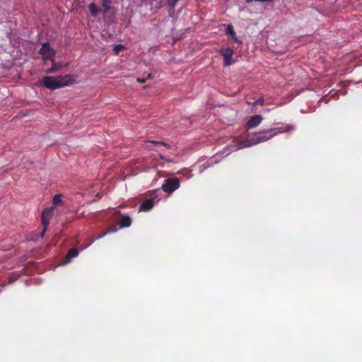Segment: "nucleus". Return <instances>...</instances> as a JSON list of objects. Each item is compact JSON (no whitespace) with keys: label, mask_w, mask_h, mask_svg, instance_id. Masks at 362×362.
Returning a JSON list of instances; mask_svg holds the SVG:
<instances>
[{"label":"nucleus","mask_w":362,"mask_h":362,"mask_svg":"<svg viewBox=\"0 0 362 362\" xmlns=\"http://www.w3.org/2000/svg\"><path fill=\"white\" fill-rule=\"evenodd\" d=\"M61 194H55L53 197V204L55 206L62 205L63 202L61 199Z\"/></svg>","instance_id":"obj_16"},{"label":"nucleus","mask_w":362,"mask_h":362,"mask_svg":"<svg viewBox=\"0 0 362 362\" xmlns=\"http://www.w3.org/2000/svg\"><path fill=\"white\" fill-rule=\"evenodd\" d=\"M152 77V74L151 73L147 74L146 76H144L143 78L139 77L136 78V81L139 83H144L146 82V79L151 78Z\"/></svg>","instance_id":"obj_17"},{"label":"nucleus","mask_w":362,"mask_h":362,"mask_svg":"<svg viewBox=\"0 0 362 362\" xmlns=\"http://www.w3.org/2000/svg\"><path fill=\"white\" fill-rule=\"evenodd\" d=\"M107 234V232L105 231L103 233H100V234H98L96 237V239H100V238H103V237H105L106 235Z\"/></svg>","instance_id":"obj_22"},{"label":"nucleus","mask_w":362,"mask_h":362,"mask_svg":"<svg viewBox=\"0 0 362 362\" xmlns=\"http://www.w3.org/2000/svg\"><path fill=\"white\" fill-rule=\"evenodd\" d=\"M52 66L51 68L45 71L47 74H52L60 69L61 66L54 62V59L52 61Z\"/></svg>","instance_id":"obj_14"},{"label":"nucleus","mask_w":362,"mask_h":362,"mask_svg":"<svg viewBox=\"0 0 362 362\" xmlns=\"http://www.w3.org/2000/svg\"><path fill=\"white\" fill-rule=\"evenodd\" d=\"M151 144H160V145H162L165 147H167V148H169L170 147V145H168L167 143H165L163 141H150Z\"/></svg>","instance_id":"obj_20"},{"label":"nucleus","mask_w":362,"mask_h":362,"mask_svg":"<svg viewBox=\"0 0 362 362\" xmlns=\"http://www.w3.org/2000/svg\"><path fill=\"white\" fill-rule=\"evenodd\" d=\"M263 118L261 115H256L252 116L246 123L247 129H252L257 127L262 121Z\"/></svg>","instance_id":"obj_7"},{"label":"nucleus","mask_w":362,"mask_h":362,"mask_svg":"<svg viewBox=\"0 0 362 362\" xmlns=\"http://www.w3.org/2000/svg\"><path fill=\"white\" fill-rule=\"evenodd\" d=\"M78 250L76 248H72L68 252L66 258L69 261L73 257L78 256Z\"/></svg>","instance_id":"obj_15"},{"label":"nucleus","mask_w":362,"mask_h":362,"mask_svg":"<svg viewBox=\"0 0 362 362\" xmlns=\"http://www.w3.org/2000/svg\"><path fill=\"white\" fill-rule=\"evenodd\" d=\"M180 187V180L177 177L168 178L162 185V189L168 193H172Z\"/></svg>","instance_id":"obj_3"},{"label":"nucleus","mask_w":362,"mask_h":362,"mask_svg":"<svg viewBox=\"0 0 362 362\" xmlns=\"http://www.w3.org/2000/svg\"><path fill=\"white\" fill-rule=\"evenodd\" d=\"M76 82L74 76L71 74H66L57 77L45 76L40 83L49 90H55L62 87L74 84Z\"/></svg>","instance_id":"obj_1"},{"label":"nucleus","mask_w":362,"mask_h":362,"mask_svg":"<svg viewBox=\"0 0 362 362\" xmlns=\"http://www.w3.org/2000/svg\"><path fill=\"white\" fill-rule=\"evenodd\" d=\"M257 103H258V104H261V105H262V104H263V100H261V101H258V102H257Z\"/></svg>","instance_id":"obj_24"},{"label":"nucleus","mask_w":362,"mask_h":362,"mask_svg":"<svg viewBox=\"0 0 362 362\" xmlns=\"http://www.w3.org/2000/svg\"><path fill=\"white\" fill-rule=\"evenodd\" d=\"M88 8L90 14L93 16H96L101 11L95 3H91Z\"/></svg>","instance_id":"obj_12"},{"label":"nucleus","mask_w":362,"mask_h":362,"mask_svg":"<svg viewBox=\"0 0 362 362\" xmlns=\"http://www.w3.org/2000/svg\"><path fill=\"white\" fill-rule=\"evenodd\" d=\"M268 129L260 132L255 133L247 141L250 144L247 146L256 145L259 143L267 141L274 137L272 132H267Z\"/></svg>","instance_id":"obj_2"},{"label":"nucleus","mask_w":362,"mask_h":362,"mask_svg":"<svg viewBox=\"0 0 362 362\" xmlns=\"http://www.w3.org/2000/svg\"><path fill=\"white\" fill-rule=\"evenodd\" d=\"M117 228H116V226H111L107 230V233H115V232H117Z\"/></svg>","instance_id":"obj_21"},{"label":"nucleus","mask_w":362,"mask_h":362,"mask_svg":"<svg viewBox=\"0 0 362 362\" xmlns=\"http://www.w3.org/2000/svg\"><path fill=\"white\" fill-rule=\"evenodd\" d=\"M293 129H294V126L292 124H288L284 127H280L268 129L267 132H272V134H274V136L277 135L278 134L290 132Z\"/></svg>","instance_id":"obj_8"},{"label":"nucleus","mask_w":362,"mask_h":362,"mask_svg":"<svg viewBox=\"0 0 362 362\" xmlns=\"http://www.w3.org/2000/svg\"><path fill=\"white\" fill-rule=\"evenodd\" d=\"M125 49V47L122 45H116L113 47V51L116 54H118L119 51Z\"/></svg>","instance_id":"obj_18"},{"label":"nucleus","mask_w":362,"mask_h":362,"mask_svg":"<svg viewBox=\"0 0 362 362\" xmlns=\"http://www.w3.org/2000/svg\"><path fill=\"white\" fill-rule=\"evenodd\" d=\"M54 207H48L43 210L41 215V221L43 226V230L41 233V236L42 237L47 230V226L49 223V221L53 216Z\"/></svg>","instance_id":"obj_4"},{"label":"nucleus","mask_w":362,"mask_h":362,"mask_svg":"<svg viewBox=\"0 0 362 362\" xmlns=\"http://www.w3.org/2000/svg\"><path fill=\"white\" fill-rule=\"evenodd\" d=\"M154 206V201L153 198L148 199L143 202L141 205L139 206V211H148Z\"/></svg>","instance_id":"obj_9"},{"label":"nucleus","mask_w":362,"mask_h":362,"mask_svg":"<svg viewBox=\"0 0 362 362\" xmlns=\"http://www.w3.org/2000/svg\"><path fill=\"white\" fill-rule=\"evenodd\" d=\"M110 0H103V6L104 7V12L106 13L110 9L109 4Z\"/></svg>","instance_id":"obj_19"},{"label":"nucleus","mask_w":362,"mask_h":362,"mask_svg":"<svg viewBox=\"0 0 362 362\" xmlns=\"http://www.w3.org/2000/svg\"><path fill=\"white\" fill-rule=\"evenodd\" d=\"M120 228H127L132 224V218L127 215H122L119 221Z\"/></svg>","instance_id":"obj_11"},{"label":"nucleus","mask_w":362,"mask_h":362,"mask_svg":"<svg viewBox=\"0 0 362 362\" xmlns=\"http://www.w3.org/2000/svg\"><path fill=\"white\" fill-rule=\"evenodd\" d=\"M40 54L43 57L45 60L52 61L55 56V51L51 48L48 42L43 43L40 50Z\"/></svg>","instance_id":"obj_6"},{"label":"nucleus","mask_w":362,"mask_h":362,"mask_svg":"<svg viewBox=\"0 0 362 362\" xmlns=\"http://www.w3.org/2000/svg\"><path fill=\"white\" fill-rule=\"evenodd\" d=\"M178 0H169L170 4L172 6H174Z\"/></svg>","instance_id":"obj_23"},{"label":"nucleus","mask_w":362,"mask_h":362,"mask_svg":"<svg viewBox=\"0 0 362 362\" xmlns=\"http://www.w3.org/2000/svg\"><path fill=\"white\" fill-rule=\"evenodd\" d=\"M233 49L228 47L220 49L219 54L223 57V66H229L235 63V60L233 59Z\"/></svg>","instance_id":"obj_5"},{"label":"nucleus","mask_w":362,"mask_h":362,"mask_svg":"<svg viewBox=\"0 0 362 362\" xmlns=\"http://www.w3.org/2000/svg\"><path fill=\"white\" fill-rule=\"evenodd\" d=\"M226 33L228 35H230V37L233 39V40L235 42H238L239 44L242 43V41L240 40L238 37L236 36L235 32L233 29V27L232 24H228V27L226 28Z\"/></svg>","instance_id":"obj_10"},{"label":"nucleus","mask_w":362,"mask_h":362,"mask_svg":"<svg viewBox=\"0 0 362 362\" xmlns=\"http://www.w3.org/2000/svg\"><path fill=\"white\" fill-rule=\"evenodd\" d=\"M184 32L181 30L179 33H175V28L172 29V36L173 39V43L180 40L183 35Z\"/></svg>","instance_id":"obj_13"}]
</instances>
